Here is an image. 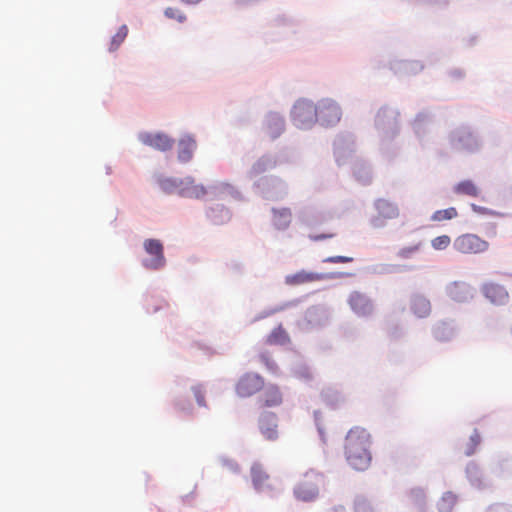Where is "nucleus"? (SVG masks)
<instances>
[{
    "label": "nucleus",
    "mask_w": 512,
    "mask_h": 512,
    "mask_svg": "<svg viewBox=\"0 0 512 512\" xmlns=\"http://www.w3.org/2000/svg\"><path fill=\"white\" fill-rule=\"evenodd\" d=\"M139 140L147 146L160 151H168L174 146V139L165 133L142 132L139 134Z\"/></svg>",
    "instance_id": "obj_8"
},
{
    "label": "nucleus",
    "mask_w": 512,
    "mask_h": 512,
    "mask_svg": "<svg viewBox=\"0 0 512 512\" xmlns=\"http://www.w3.org/2000/svg\"><path fill=\"white\" fill-rule=\"evenodd\" d=\"M324 278L322 274L308 272L305 270L298 271L285 277V284L289 286H299L307 283L320 281Z\"/></svg>",
    "instance_id": "obj_13"
},
{
    "label": "nucleus",
    "mask_w": 512,
    "mask_h": 512,
    "mask_svg": "<svg viewBox=\"0 0 512 512\" xmlns=\"http://www.w3.org/2000/svg\"><path fill=\"white\" fill-rule=\"evenodd\" d=\"M259 429L265 439L274 441L278 438L277 417L273 413H263L259 418Z\"/></svg>",
    "instance_id": "obj_10"
},
{
    "label": "nucleus",
    "mask_w": 512,
    "mask_h": 512,
    "mask_svg": "<svg viewBox=\"0 0 512 512\" xmlns=\"http://www.w3.org/2000/svg\"><path fill=\"white\" fill-rule=\"evenodd\" d=\"M193 394L199 406H206L205 391L201 386L193 387Z\"/></svg>",
    "instance_id": "obj_29"
},
{
    "label": "nucleus",
    "mask_w": 512,
    "mask_h": 512,
    "mask_svg": "<svg viewBox=\"0 0 512 512\" xmlns=\"http://www.w3.org/2000/svg\"><path fill=\"white\" fill-rule=\"evenodd\" d=\"M355 511L356 512H373V508L368 501L361 499L355 503Z\"/></svg>",
    "instance_id": "obj_31"
},
{
    "label": "nucleus",
    "mask_w": 512,
    "mask_h": 512,
    "mask_svg": "<svg viewBox=\"0 0 512 512\" xmlns=\"http://www.w3.org/2000/svg\"><path fill=\"white\" fill-rule=\"evenodd\" d=\"M251 479L253 486L256 490H263L267 488L269 482V475L260 463H254L251 467Z\"/></svg>",
    "instance_id": "obj_14"
},
{
    "label": "nucleus",
    "mask_w": 512,
    "mask_h": 512,
    "mask_svg": "<svg viewBox=\"0 0 512 512\" xmlns=\"http://www.w3.org/2000/svg\"><path fill=\"white\" fill-rule=\"evenodd\" d=\"M128 34V27L126 25H122L117 33L112 37L111 43L109 46L110 51H115L119 48V46L124 42L125 38Z\"/></svg>",
    "instance_id": "obj_21"
},
{
    "label": "nucleus",
    "mask_w": 512,
    "mask_h": 512,
    "mask_svg": "<svg viewBox=\"0 0 512 512\" xmlns=\"http://www.w3.org/2000/svg\"><path fill=\"white\" fill-rule=\"evenodd\" d=\"M185 183L187 186L180 190V194L184 197L201 198L207 193L205 187L200 184H195L192 178H187Z\"/></svg>",
    "instance_id": "obj_17"
},
{
    "label": "nucleus",
    "mask_w": 512,
    "mask_h": 512,
    "mask_svg": "<svg viewBox=\"0 0 512 512\" xmlns=\"http://www.w3.org/2000/svg\"><path fill=\"white\" fill-rule=\"evenodd\" d=\"M292 117L299 128H307L317 121V106L308 100H300L293 107Z\"/></svg>",
    "instance_id": "obj_5"
},
{
    "label": "nucleus",
    "mask_w": 512,
    "mask_h": 512,
    "mask_svg": "<svg viewBox=\"0 0 512 512\" xmlns=\"http://www.w3.org/2000/svg\"><path fill=\"white\" fill-rule=\"evenodd\" d=\"M371 435L365 428H351L345 438V456L349 465L358 471L368 469L371 464Z\"/></svg>",
    "instance_id": "obj_1"
},
{
    "label": "nucleus",
    "mask_w": 512,
    "mask_h": 512,
    "mask_svg": "<svg viewBox=\"0 0 512 512\" xmlns=\"http://www.w3.org/2000/svg\"><path fill=\"white\" fill-rule=\"evenodd\" d=\"M458 216V212L456 208L449 207L447 209L438 210L434 212L432 215V220L434 221H445V220H451Z\"/></svg>",
    "instance_id": "obj_22"
},
{
    "label": "nucleus",
    "mask_w": 512,
    "mask_h": 512,
    "mask_svg": "<svg viewBox=\"0 0 512 512\" xmlns=\"http://www.w3.org/2000/svg\"><path fill=\"white\" fill-rule=\"evenodd\" d=\"M145 252L149 258L143 260V266L147 269L158 270L165 266L164 247L158 239H146L143 243Z\"/></svg>",
    "instance_id": "obj_4"
},
{
    "label": "nucleus",
    "mask_w": 512,
    "mask_h": 512,
    "mask_svg": "<svg viewBox=\"0 0 512 512\" xmlns=\"http://www.w3.org/2000/svg\"><path fill=\"white\" fill-rule=\"evenodd\" d=\"M274 223L278 228H285L291 221V211L288 208L274 210Z\"/></svg>",
    "instance_id": "obj_20"
},
{
    "label": "nucleus",
    "mask_w": 512,
    "mask_h": 512,
    "mask_svg": "<svg viewBox=\"0 0 512 512\" xmlns=\"http://www.w3.org/2000/svg\"><path fill=\"white\" fill-rule=\"evenodd\" d=\"M487 512H512V506L498 503L490 506Z\"/></svg>",
    "instance_id": "obj_32"
},
{
    "label": "nucleus",
    "mask_w": 512,
    "mask_h": 512,
    "mask_svg": "<svg viewBox=\"0 0 512 512\" xmlns=\"http://www.w3.org/2000/svg\"><path fill=\"white\" fill-rule=\"evenodd\" d=\"M431 312L430 301L426 298H418V317H426Z\"/></svg>",
    "instance_id": "obj_27"
},
{
    "label": "nucleus",
    "mask_w": 512,
    "mask_h": 512,
    "mask_svg": "<svg viewBox=\"0 0 512 512\" xmlns=\"http://www.w3.org/2000/svg\"><path fill=\"white\" fill-rule=\"evenodd\" d=\"M196 149V141L191 136H184L178 144V159L186 163L192 159Z\"/></svg>",
    "instance_id": "obj_15"
},
{
    "label": "nucleus",
    "mask_w": 512,
    "mask_h": 512,
    "mask_svg": "<svg viewBox=\"0 0 512 512\" xmlns=\"http://www.w3.org/2000/svg\"><path fill=\"white\" fill-rule=\"evenodd\" d=\"M373 224H374V226H376V227H377V226H380L379 219H378V218L374 219V220H373Z\"/></svg>",
    "instance_id": "obj_39"
},
{
    "label": "nucleus",
    "mask_w": 512,
    "mask_h": 512,
    "mask_svg": "<svg viewBox=\"0 0 512 512\" xmlns=\"http://www.w3.org/2000/svg\"><path fill=\"white\" fill-rule=\"evenodd\" d=\"M489 247L488 241L473 233L459 235L453 242V248L461 254H482Z\"/></svg>",
    "instance_id": "obj_3"
},
{
    "label": "nucleus",
    "mask_w": 512,
    "mask_h": 512,
    "mask_svg": "<svg viewBox=\"0 0 512 512\" xmlns=\"http://www.w3.org/2000/svg\"><path fill=\"white\" fill-rule=\"evenodd\" d=\"M414 250L412 248L408 249V250H405V251H402L400 256L401 257H407L408 254H413Z\"/></svg>",
    "instance_id": "obj_36"
},
{
    "label": "nucleus",
    "mask_w": 512,
    "mask_h": 512,
    "mask_svg": "<svg viewBox=\"0 0 512 512\" xmlns=\"http://www.w3.org/2000/svg\"><path fill=\"white\" fill-rule=\"evenodd\" d=\"M471 209L479 215L500 216L498 212L476 204H471Z\"/></svg>",
    "instance_id": "obj_28"
},
{
    "label": "nucleus",
    "mask_w": 512,
    "mask_h": 512,
    "mask_svg": "<svg viewBox=\"0 0 512 512\" xmlns=\"http://www.w3.org/2000/svg\"><path fill=\"white\" fill-rule=\"evenodd\" d=\"M341 119L340 107L331 100H323L317 105V120L323 125H334Z\"/></svg>",
    "instance_id": "obj_7"
},
{
    "label": "nucleus",
    "mask_w": 512,
    "mask_h": 512,
    "mask_svg": "<svg viewBox=\"0 0 512 512\" xmlns=\"http://www.w3.org/2000/svg\"><path fill=\"white\" fill-rule=\"evenodd\" d=\"M218 193H227L233 195L234 193H237L235 187L228 183V182H222L219 185L215 187Z\"/></svg>",
    "instance_id": "obj_30"
},
{
    "label": "nucleus",
    "mask_w": 512,
    "mask_h": 512,
    "mask_svg": "<svg viewBox=\"0 0 512 512\" xmlns=\"http://www.w3.org/2000/svg\"><path fill=\"white\" fill-rule=\"evenodd\" d=\"M481 437L480 434L477 431H474V433L470 436L469 443L467 444L465 454L466 455H472L477 446L480 444Z\"/></svg>",
    "instance_id": "obj_25"
},
{
    "label": "nucleus",
    "mask_w": 512,
    "mask_h": 512,
    "mask_svg": "<svg viewBox=\"0 0 512 512\" xmlns=\"http://www.w3.org/2000/svg\"><path fill=\"white\" fill-rule=\"evenodd\" d=\"M467 138L473 143L476 144V139L472 136V134L468 133Z\"/></svg>",
    "instance_id": "obj_38"
},
{
    "label": "nucleus",
    "mask_w": 512,
    "mask_h": 512,
    "mask_svg": "<svg viewBox=\"0 0 512 512\" xmlns=\"http://www.w3.org/2000/svg\"><path fill=\"white\" fill-rule=\"evenodd\" d=\"M453 190L457 195L472 198H479L481 196V189L472 180H463L457 183Z\"/></svg>",
    "instance_id": "obj_16"
},
{
    "label": "nucleus",
    "mask_w": 512,
    "mask_h": 512,
    "mask_svg": "<svg viewBox=\"0 0 512 512\" xmlns=\"http://www.w3.org/2000/svg\"><path fill=\"white\" fill-rule=\"evenodd\" d=\"M262 392L258 397V403L263 408L278 407L283 403V393L279 386L269 383L264 384Z\"/></svg>",
    "instance_id": "obj_9"
},
{
    "label": "nucleus",
    "mask_w": 512,
    "mask_h": 512,
    "mask_svg": "<svg viewBox=\"0 0 512 512\" xmlns=\"http://www.w3.org/2000/svg\"><path fill=\"white\" fill-rule=\"evenodd\" d=\"M378 213L383 218H393L397 215L396 207L390 202L380 199L376 202Z\"/></svg>",
    "instance_id": "obj_18"
},
{
    "label": "nucleus",
    "mask_w": 512,
    "mask_h": 512,
    "mask_svg": "<svg viewBox=\"0 0 512 512\" xmlns=\"http://www.w3.org/2000/svg\"><path fill=\"white\" fill-rule=\"evenodd\" d=\"M325 484V477L322 473L313 469L303 474L302 478L294 487V496L303 502L314 501Z\"/></svg>",
    "instance_id": "obj_2"
},
{
    "label": "nucleus",
    "mask_w": 512,
    "mask_h": 512,
    "mask_svg": "<svg viewBox=\"0 0 512 512\" xmlns=\"http://www.w3.org/2000/svg\"><path fill=\"white\" fill-rule=\"evenodd\" d=\"M279 126H280L281 129L283 128V121L282 120L279 121Z\"/></svg>",
    "instance_id": "obj_40"
},
{
    "label": "nucleus",
    "mask_w": 512,
    "mask_h": 512,
    "mask_svg": "<svg viewBox=\"0 0 512 512\" xmlns=\"http://www.w3.org/2000/svg\"><path fill=\"white\" fill-rule=\"evenodd\" d=\"M348 302L351 309L360 316H367L373 310V306L369 298L358 291L350 294Z\"/></svg>",
    "instance_id": "obj_12"
},
{
    "label": "nucleus",
    "mask_w": 512,
    "mask_h": 512,
    "mask_svg": "<svg viewBox=\"0 0 512 512\" xmlns=\"http://www.w3.org/2000/svg\"><path fill=\"white\" fill-rule=\"evenodd\" d=\"M457 502V496L451 492H447L443 495L440 501L441 512H451L452 508Z\"/></svg>",
    "instance_id": "obj_23"
},
{
    "label": "nucleus",
    "mask_w": 512,
    "mask_h": 512,
    "mask_svg": "<svg viewBox=\"0 0 512 512\" xmlns=\"http://www.w3.org/2000/svg\"><path fill=\"white\" fill-rule=\"evenodd\" d=\"M182 1L187 4H196V3L200 2L201 0H182Z\"/></svg>",
    "instance_id": "obj_37"
},
{
    "label": "nucleus",
    "mask_w": 512,
    "mask_h": 512,
    "mask_svg": "<svg viewBox=\"0 0 512 512\" xmlns=\"http://www.w3.org/2000/svg\"><path fill=\"white\" fill-rule=\"evenodd\" d=\"M263 170H264V166H263V164H262V163H257V164H256V165H254V167H253V171H254L255 173H260V172H262Z\"/></svg>",
    "instance_id": "obj_35"
},
{
    "label": "nucleus",
    "mask_w": 512,
    "mask_h": 512,
    "mask_svg": "<svg viewBox=\"0 0 512 512\" xmlns=\"http://www.w3.org/2000/svg\"><path fill=\"white\" fill-rule=\"evenodd\" d=\"M264 387V379L256 373H246L237 382L235 390L240 397H251Z\"/></svg>",
    "instance_id": "obj_6"
},
{
    "label": "nucleus",
    "mask_w": 512,
    "mask_h": 512,
    "mask_svg": "<svg viewBox=\"0 0 512 512\" xmlns=\"http://www.w3.org/2000/svg\"><path fill=\"white\" fill-rule=\"evenodd\" d=\"M289 337L282 327L275 328L267 337V343L271 345H282L288 342Z\"/></svg>",
    "instance_id": "obj_19"
},
{
    "label": "nucleus",
    "mask_w": 512,
    "mask_h": 512,
    "mask_svg": "<svg viewBox=\"0 0 512 512\" xmlns=\"http://www.w3.org/2000/svg\"><path fill=\"white\" fill-rule=\"evenodd\" d=\"M353 259L347 256H331L326 258L324 261L329 263H349Z\"/></svg>",
    "instance_id": "obj_33"
},
{
    "label": "nucleus",
    "mask_w": 512,
    "mask_h": 512,
    "mask_svg": "<svg viewBox=\"0 0 512 512\" xmlns=\"http://www.w3.org/2000/svg\"><path fill=\"white\" fill-rule=\"evenodd\" d=\"M451 244V238L448 235H441L431 241L435 250H445Z\"/></svg>",
    "instance_id": "obj_24"
},
{
    "label": "nucleus",
    "mask_w": 512,
    "mask_h": 512,
    "mask_svg": "<svg viewBox=\"0 0 512 512\" xmlns=\"http://www.w3.org/2000/svg\"><path fill=\"white\" fill-rule=\"evenodd\" d=\"M482 292L488 300L497 305H503L509 299V294L505 287L497 283H486L482 287Z\"/></svg>",
    "instance_id": "obj_11"
},
{
    "label": "nucleus",
    "mask_w": 512,
    "mask_h": 512,
    "mask_svg": "<svg viewBox=\"0 0 512 512\" xmlns=\"http://www.w3.org/2000/svg\"><path fill=\"white\" fill-rule=\"evenodd\" d=\"M164 14L167 18L174 19L180 23L186 20L185 14L177 8L168 7L166 8Z\"/></svg>",
    "instance_id": "obj_26"
},
{
    "label": "nucleus",
    "mask_w": 512,
    "mask_h": 512,
    "mask_svg": "<svg viewBox=\"0 0 512 512\" xmlns=\"http://www.w3.org/2000/svg\"><path fill=\"white\" fill-rule=\"evenodd\" d=\"M331 237H333V234H329V235L321 234V235L313 236L312 239L314 241H319V240H323V239L331 238Z\"/></svg>",
    "instance_id": "obj_34"
}]
</instances>
